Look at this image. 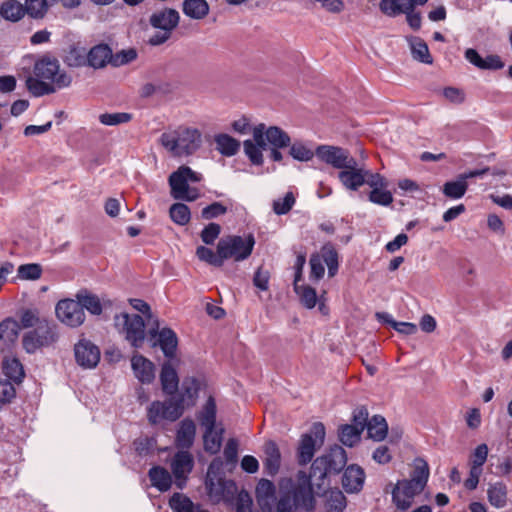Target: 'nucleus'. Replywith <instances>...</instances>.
Listing matches in <instances>:
<instances>
[{
    "mask_svg": "<svg viewBox=\"0 0 512 512\" xmlns=\"http://www.w3.org/2000/svg\"><path fill=\"white\" fill-rule=\"evenodd\" d=\"M430 471L427 462L417 458L410 479L397 481L392 489V502L398 510L407 511L427 485Z\"/></svg>",
    "mask_w": 512,
    "mask_h": 512,
    "instance_id": "nucleus-5",
    "label": "nucleus"
},
{
    "mask_svg": "<svg viewBox=\"0 0 512 512\" xmlns=\"http://www.w3.org/2000/svg\"><path fill=\"white\" fill-rule=\"evenodd\" d=\"M183 13L194 20L204 19L209 13V5L206 0H184Z\"/></svg>",
    "mask_w": 512,
    "mask_h": 512,
    "instance_id": "nucleus-29",
    "label": "nucleus"
},
{
    "mask_svg": "<svg viewBox=\"0 0 512 512\" xmlns=\"http://www.w3.org/2000/svg\"><path fill=\"white\" fill-rule=\"evenodd\" d=\"M196 256L200 261L214 267H222L224 265L221 254L218 252V246L216 247V252L206 246H198Z\"/></svg>",
    "mask_w": 512,
    "mask_h": 512,
    "instance_id": "nucleus-43",
    "label": "nucleus"
},
{
    "mask_svg": "<svg viewBox=\"0 0 512 512\" xmlns=\"http://www.w3.org/2000/svg\"><path fill=\"white\" fill-rule=\"evenodd\" d=\"M224 457L228 464H236L238 458V441L230 438L224 448Z\"/></svg>",
    "mask_w": 512,
    "mask_h": 512,
    "instance_id": "nucleus-63",
    "label": "nucleus"
},
{
    "mask_svg": "<svg viewBox=\"0 0 512 512\" xmlns=\"http://www.w3.org/2000/svg\"><path fill=\"white\" fill-rule=\"evenodd\" d=\"M25 14L33 19H43L47 12V0H25Z\"/></svg>",
    "mask_w": 512,
    "mask_h": 512,
    "instance_id": "nucleus-45",
    "label": "nucleus"
},
{
    "mask_svg": "<svg viewBox=\"0 0 512 512\" xmlns=\"http://www.w3.org/2000/svg\"><path fill=\"white\" fill-rule=\"evenodd\" d=\"M365 472L358 465L348 466L342 476V486L347 493H357L364 485Z\"/></svg>",
    "mask_w": 512,
    "mask_h": 512,
    "instance_id": "nucleus-22",
    "label": "nucleus"
},
{
    "mask_svg": "<svg viewBox=\"0 0 512 512\" xmlns=\"http://www.w3.org/2000/svg\"><path fill=\"white\" fill-rule=\"evenodd\" d=\"M0 15L7 21L18 22L25 15L24 4L17 0H5L0 6Z\"/></svg>",
    "mask_w": 512,
    "mask_h": 512,
    "instance_id": "nucleus-31",
    "label": "nucleus"
},
{
    "mask_svg": "<svg viewBox=\"0 0 512 512\" xmlns=\"http://www.w3.org/2000/svg\"><path fill=\"white\" fill-rule=\"evenodd\" d=\"M369 171L364 167L358 166L357 160L354 159L353 164H348L338 173L340 183L351 191H357L366 183Z\"/></svg>",
    "mask_w": 512,
    "mask_h": 512,
    "instance_id": "nucleus-17",
    "label": "nucleus"
},
{
    "mask_svg": "<svg viewBox=\"0 0 512 512\" xmlns=\"http://www.w3.org/2000/svg\"><path fill=\"white\" fill-rule=\"evenodd\" d=\"M221 478H225L223 472V461L221 460V458L217 457L213 459L210 465L208 466L205 481H212Z\"/></svg>",
    "mask_w": 512,
    "mask_h": 512,
    "instance_id": "nucleus-60",
    "label": "nucleus"
},
{
    "mask_svg": "<svg viewBox=\"0 0 512 512\" xmlns=\"http://www.w3.org/2000/svg\"><path fill=\"white\" fill-rule=\"evenodd\" d=\"M288 147L291 157L298 161L307 162L310 161L314 155H316L315 151H313L301 141H295L293 143L290 142V146Z\"/></svg>",
    "mask_w": 512,
    "mask_h": 512,
    "instance_id": "nucleus-44",
    "label": "nucleus"
},
{
    "mask_svg": "<svg viewBox=\"0 0 512 512\" xmlns=\"http://www.w3.org/2000/svg\"><path fill=\"white\" fill-rule=\"evenodd\" d=\"M206 490L208 496L214 503L221 501L230 502L234 499L237 493V486L233 480L225 478L205 481Z\"/></svg>",
    "mask_w": 512,
    "mask_h": 512,
    "instance_id": "nucleus-16",
    "label": "nucleus"
},
{
    "mask_svg": "<svg viewBox=\"0 0 512 512\" xmlns=\"http://www.w3.org/2000/svg\"><path fill=\"white\" fill-rule=\"evenodd\" d=\"M489 503L495 508H503L507 504V487L502 482L491 484L487 490Z\"/></svg>",
    "mask_w": 512,
    "mask_h": 512,
    "instance_id": "nucleus-36",
    "label": "nucleus"
},
{
    "mask_svg": "<svg viewBox=\"0 0 512 512\" xmlns=\"http://www.w3.org/2000/svg\"><path fill=\"white\" fill-rule=\"evenodd\" d=\"M325 434V426L321 422H316L309 433L301 436L297 448V461L300 465H306L312 460L316 449L323 445Z\"/></svg>",
    "mask_w": 512,
    "mask_h": 512,
    "instance_id": "nucleus-11",
    "label": "nucleus"
},
{
    "mask_svg": "<svg viewBox=\"0 0 512 512\" xmlns=\"http://www.w3.org/2000/svg\"><path fill=\"white\" fill-rule=\"evenodd\" d=\"M291 138L286 131L278 126H266L260 123L253 127V140L243 142L244 152L253 165L263 164L262 150L268 148H287Z\"/></svg>",
    "mask_w": 512,
    "mask_h": 512,
    "instance_id": "nucleus-4",
    "label": "nucleus"
},
{
    "mask_svg": "<svg viewBox=\"0 0 512 512\" xmlns=\"http://www.w3.org/2000/svg\"><path fill=\"white\" fill-rule=\"evenodd\" d=\"M379 8L386 16L395 17L407 12V10L412 7L410 0H381Z\"/></svg>",
    "mask_w": 512,
    "mask_h": 512,
    "instance_id": "nucleus-37",
    "label": "nucleus"
},
{
    "mask_svg": "<svg viewBox=\"0 0 512 512\" xmlns=\"http://www.w3.org/2000/svg\"><path fill=\"white\" fill-rule=\"evenodd\" d=\"M468 189V183L459 175L454 181H447L443 187V194L450 199L462 198Z\"/></svg>",
    "mask_w": 512,
    "mask_h": 512,
    "instance_id": "nucleus-39",
    "label": "nucleus"
},
{
    "mask_svg": "<svg viewBox=\"0 0 512 512\" xmlns=\"http://www.w3.org/2000/svg\"><path fill=\"white\" fill-rule=\"evenodd\" d=\"M55 313L60 322L75 328L85 321V313L77 300L62 299L55 307Z\"/></svg>",
    "mask_w": 512,
    "mask_h": 512,
    "instance_id": "nucleus-14",
    "label": "nucleus"
},
{
    "mask_svg": "<svg viewBox=\"0 0 512 512\" xmlns=\"http://www.w3.org/2000/svg\"><path fill=\"white\" fill-rule=\"evenodd\" d=\"M201 180L202 175L200 173L193 171L188 166H180L168 179L172 197L189 202L196 200L199 197V190L190 187L189 182L197 183Z\"/></svg>",
    "mask_w": 512,
    "mask_h": 512,
    "instance_id": "nucleus-7",
    "label": "nucleus"
},
{
    "mask_svg": "<svg viewBox=\"0 0 512 512\" xmlns=\"http://www.w3.org/2000/svg\"><path fill=\"white\" fill-rule=\"evenodd\" d=\"M171 220L181 226L186 225L191 218L189 207L183 203H175L169 209Z\"/></svg>",
    "mask_w": 512,
    "mask_h": 512,
    "instance_id": "nucleus-47",
    "label": "nucleus"
},
{
    "mask_svg": "<svg viewBox=\"0 0 512 512\" xmlns=\"http://www.w3.org/2000/svg\"><path fill=\"white\" fill-rule=\"evenodd\" d=\"M326 506L328 512H342L346 507V497L340 490H332Z\"/></svg>",
    "mask_w": 512,
    "mask_h": 512,
    "instance_id": "nucleus-52",
    "label": "nucleus"
},
{
    "mask_svg": "<svg viewBox=\"0 0 512 512\" xmlns=\"http://www.w3.org/2000/svg\"><path fill=\"white\" fill-rule=\"evenodd\" d=\"M162 390L166 395L173 396L179 387V378L173 366L166 362L162 365L160 372Z\"/></svg>",
    "mask_w": 512,
    "mask_h": 512,
    "instance_id": "nucleus-26",
    "label": "nucleus"
},
{
    "mask_svg": "<svg viewBox=\"0 0 512 512\" xmlns=\"http://www.w3.org/2000/svg\"><path fill=\"white\" fill-rule=\"evenodd\" d=\"M180 20L179 12L172 8H164L155 11L149 17V24L156 31L152 34L148 43L152 46H159L167 42L173 30L178 26Z\"/></svg>",
    "mask_w": 512,
    "mask_h": 512,
    "instance_id": "nucleus-8",
    "label": "nucleus"
},
{
    "mask_svg": "<svg viewBox=\"0 0 512 512\" xmlns=\"http://www.w3.org/2000/svg\"><path fill=\"white\" fill-rule=\"evenodd\" d=\"M254 245L255 238L252 234L246 237L229 235L218 241V252L221 254L223 263L229 259L241 262L250 257Z\"/></svg>",
    "mask_w": 512,
    "mask_h": 512,
    "instance_id": "nucleus-9",
    "label": "nucleus"
},
{
    "mask_svg": "<svg viewBox=\"0 0 512 512\" xmlns=\"http://www.w3.org/2000/svg\"><path fill=\"white\" fill-rule=\"evenodd\" d=\"M214 141L217 150L223 156H234L240 149V142L228 134H218L215 136Z\"/></svg>",
    "mask_w": 512,
    "mask_h": 512,
    "instance_id": "nucleus-34",
    "label": "nucleus"
},
{
    "mask_svg": "<svg viewBox=\"0 0 512 512\" xmlns=\"http://www.w3.org/2000/svg\"><path fill=\"white\" fill-rule=\"evenodd\" d=\"M294 290L299 295L301 304L307 308L312 309L317 304V294L314 288L310 286H300L294 283Z\"/></svg>",
    "mask_w": 512,
    "mask_h": 512,
    "instance_id": "nucleus-48",
    "label": "nucleus"
},
{
    "mask_svg": "<svg viewBox=\"0 0 512 512\" xmlns=\"http://www.w3.org/2000/svg\"><path fill=\"white\" fill-rule=\"evenodd\" d=\"M4 374L15 383H21L25 377L23 365L17 358L5 359L3 361Z\"/></svg>",
    "mask_w": 512,
    "mask_h": 512,
    "instance_id": "nucleus-41",
    "label": "nucleus"
},
{
    "mask_svg": "<svg viewBox=\"0 0 512 512\" xmlns=\"http://www.w3.org/2000/svg\"><path fill=\"white\" fill-rule=\"evenodd\" d=\"M346 463L344 448L339 445L331 447L313 461L309 474L305 471L297 473V482L292 489L280 493L275 512H314L316 502L313 487L318 495L324 494L330 487L329 476L340 473Z\"/></svg>",
    "mask_w": 512,
    "mask_h": 512,
    "instance_id": "nucleus-1",
    "label": "nucleus"
},
{
    "mask_svg": "<svg viewBox=\"0 0 512 512\" xmlns=\"http://www.w3.org/2000/svg\"><path fill=\"white\" fill-rule=\"evenodd\" d=\"M362 432L351 424H344L338 429V438L343 445L353 447L360 441Z\"/></svg>",
    "mask_w": 512,
    "mask_h": 512,
    "instance_id": "nucleus-38",
    "label": "nucleus"
},
{
    "mask_svg": "<svg viewBox=\"0 0 512 512\" xmlns=\"http://www.w3.org/2000/svg\"><path fill=\"white\" fill-rule=\"evenodd\" d=\"M216 413L217 409L215 400L210 396L197 416L200 426L204 430H213L216 428Z\"/></svg>",
    "mask_w": 512,
    "mask_h": 512,
    "instance_id": "nucleus-28",
    "label": "nucleus"
},
{
    "mask_svg": "<svg viewBox=\"0 0 512 512\" xmlns=\"http://www.w3.org/2000/svg\"><path fill=\"white\" fill-rule=\"evenodd\" d=\"M315 154L319 160L340 171L348 164H353L355 159L347 149L333 145H319Z\"/></svg>",
    "mask_w": 512,
    "mask_h": 512,
    "instance_id": "nucleus-13",
    "label": "nucleus"
},
{
    "mask_svg": "<svg viewBox=\"0 0 512 512\" xmlns=\"http://www.w3.org/2000/svg\"><path fill=\"white\" fill-rule=\"evenodd\" d=\"M42 319L38 315L37 310L26 309L20 315V322L23 328L36 327Z\"/></svg>",
    "mask_w": 512,
    "mask_h": 512,
    "instance_id": "nucleus-61",
    "label": "nucleus"
},
{
    "mask_svg": "<svg viewBox=\"0 0 512 512\" xmlns=\"http://www.w3.org/2000/svg\"><path fill=\"white\" fill-rule=\"evenodd\" d=\"M196 434V426L193 420L186 418L181 421L176 435L178 448L188 449L193 445Z\"/></svg>",
    "mask_w": 512,
    "mask_h": 512,
    "instance_id": "nucleus-27",
    "label": "nucleus"
},
{
    "mask_svg": "<svg viewBox=\"0 0 512 512\" xmlns=\"http://www.w3.org/2000/svg\"><path fill=\"white\" fill-rule=\"evenodd\" d=\"M413 58L425 63L431 64L433 62L427 44L421 39H415L411 44Z\"/></svg>",
    "mask_w": 512,
    "mask_h": 512,
    "instance_id": "nucleus-49",
    "label": "nucleus"
},
{
    "mask_svg": "<svg viewBox=\"0 0 512 512\" xmlns=\"http://www.w3.org/2000/svg\"><path fill=\"white\" fill-rule=\"evenodd\" d=\"M16 395L13 384L7 380L0 381V406L9 403Z\"/></svg>",
    "mask_w": 512,
    "mask_h": 512,
    "instance_id": "nucleus-64",
    "label": "nucleus"
},
{
    "mask_svg": "<svg viewBox=\"0 0 512 512\" xmlns=\"http://www.w3.org/2000/svg\"><path fill=\"white\" fill-rule=\"evenodd\" d=\"M153 487L161 492L168 491L172 485V477L168 470L161 466L152 467L148 473Z\"/></svg>",
    "mask_w": 512,
    "mask_h": 512,
    "instance_id": "nucleus-30",
    "label": "nucleus"
},
{
    "mask_svg": "<svg viewBox=\"0 0 512 512\" xmlns=\"http://www.w3.org/2000/svg\"><path fill=\"white\" fill-rule=\"evenodd\" d=\"M33 330L44 346H49L58 339L56 325L47 319L43 318Z\"/></svg>",
    "mask_w": 512,
    "mask_h": 512,
    "instance_id": "nucleus-32",
    "label": "nucleus"
},
{
    "mask_svg": "<svg viewBox=\"0 0 512 512\" xmlns=\"http://www.w3.org/2000/svg\"><path fill=\"white\" fill-rule=\"evenodd\" d=\"M369 200L377 205L388 206L393 202V196L386 188L372 189Z\"/></svg>",
    "mask_w": 512,
    "mask_h": 512,
    "instance_id": "nucleus-54",
    "label": "nucleus"
},
{
    "mask_svg": "<svg viewBox=\"0 0 512 512\" xmlns=\"http://www.w3.org/2000/svg\"><path fill=\"white\" fill-rule=\"evenodd\" d=\"M137 58V52L133 48L121 50L116 54L112 53V65L119 67L134 61Z\"/></svg>",
    "mask_w": 512,
    "mask_h": 512,
    "instance_id": "nucleus-58",
    "label": "nucleus"
},
{
    "mask_svg": "<svg viewBox=\"0 0 512 512\" xmlns=\"http://www.w3.org/2000/svg\"><path fill=\"white\" fill-rule=\"evenodd\" d=\"M169 506L174 512H193L197 505L186 495L174 493L169 500Z\"/></svg>",
    "mask_w": 512,
    "mask_h": 512,
    "instance_id": "nucleus-46",
    "label": "nucleus"
},
{
    "mask_svg": "<svg viewBox=\"0 0 512 512\" xmlns=\"http://www.w3.org/2000/svg\"><path fill=\"white\" fill-rule=\"evenodd\" d=\"M295 204V197L292 192H287L282 199L274 200L273 211L277 215L287 214Z\"/></svg>",
    "mask_w": 512,
    "mask_h": 512,
    "instance_id": "nucleus-53",
    "label": "nucleus"
},
{
    "mask_svg": "<svg viewBox=\"0 0 512 512\" xmlns=\"http://www.w3.org/2000/svg\"><path fill=\"white\" fill-rule=\"evenodd\" d=\"M227 212V207L220 202H213L212 204L204 207L201 210V218L204 220H211L224 215Z\"/></svg>",
    "mask_w": 512,
    "mask_h": 512,
    "instance_id": "nucleus-57",
    "label": "nucleus"
},
{
    "mask_svg": "<svg viewBox=\"0 0 512 512\" xmlns=\"http://www.w3.org/2000/svg\"><path fill=\"white\" fill-rule=\"evenodd\" d=\"M388 424L381 415H374L367 424L369 438L375 441H382L387 436Z\"/></svg>",
    "mask_w": 512,
    "mask_h": 512,
    "instance_id": "nucleus-33",
    "label": "nucleus"
},
{
    "mask_svg": "<svg viewBox=\"0 0 512 512\" xmlns=\"http://www.w3.org/2000/svg\"><path fill=\"white\" fill-rule=\"evenodd\" d=\"M264 468L268 475L274 476L278 473L281 465V453L274 441H267L264 445Z\"/></svg>",
    "mask_w": 512,
    "mask_h": 512,
    "instance_id": "nucleus-25",
    "label": "nucleus"
},
{
    "mask_svg": "<svg viewBox=\"0 0 512 512\" xmlns=\"http://www.w3.org/2000/svg\"><path fill=\"white\" fill-rule=\"evenodd\" d=\"M112 64V49L107 44H98L87 50L86 66L93 69H102Z\"/></svg>",
    "mask_w": 512,
    "mask_h": 512,
    "instance_id": "nucleus-21",
    "label": "nucleus"
},
{
    "mask_svg": "<svg viewBox=\"0 0 512 512\" xmlns=\"http://www.w3.org/2000/svg\"><path fill=\"white\" fill-rule=\"evenodd\" d=\"M159 143L173 157H188L201 147L202 133L197 128L180 125L163 132Z\"/></svg>",
    "mask_w": 512,
    "mask_h": 512,
    "instance_id": "nucleus-6",
    "label": "nucleus"
},
{
    "mask_svg": "<svg viewBox=\"0 0 512 512\" xmlns=\"http://www.w3.org/2000/svg\"><path fill=\"white\" fill-rule=\"evenodd\" d=\"M72 83V77L61 70L58 59L43 56L33 67V75L27 77L28 91L35 97H41L56 92L57 89L67 88Z\"/></svg>",
    "mask_w": 512,
    "mask_h": 512,
    "instance_id": "nucleus-2",
    "label": "nucleus"
},
{
    "mask_svg": "<svg viewBox=\"0 0 512 512\" xmlns=\"http://www.w3.org/2000/svg\"><path fill=\"white\" fill-rule=\"evenodd\" d=\"M131 366L135 377L143 384L151 383L155 378L154 364L140 354H134L131 358Z\"/></svg>",
    "mask_w": 512,
    "mask_h": 512,
    "instance_id": "nucleus-19",
    "label": "nucleus"
},
{
    "mask_svg": "<svg viewBox=\"0 0 512 512\" xmlns=\"http://www.w3.org/2000/svg\"><path fill=\"white\" fill-rule=\"evenodd\" d=\"M256 500L262 511L271 512L276 499V487L268 479H261L256 486Z\"/></svg>",
    "mask_w": 512,
    "mask_h": 512,
    "instance_id": "nucleus-20",
    "label": "nucleus"
},
{
    "mask_svg": "<svg viewBox=\"0 0 512 512\" xmlns=\"http://www.w3.org/2000/svg\"><path fill=\"white\" fill-rule=\"evenodd\" d=\"M323 263L327 265L328 275L333 277L338 271V253L332 245H324L320 254Z\"/></svg>",
    "mask_w": 512,
    "mask_h": 512,
    "instance_id": "nucleus-42",
    "label": "nucleus"
},
{
    "mask_svg": "<svg viewBox=\"0 0 512 512\" xmlns=\"http://www.w3.org/2000/svg\"><path fill=\"white\" fill-rule=\"evenodd\" d=\"M223 433L224 429H216L213 430H204L203 434V442H204V449L206 452L210 454H216L220 451L222 446V440H223Z\"/></svg>",
    "mask_w": 512,
    "mask_h": 512,
    "instance_id": "nucleus-35",
    "label": "nucleus"
},
{
    "mask_svg": "<svg viewBox=\"0 0 512 512\" xmlns=\"http://www.w3.org/2000/svg\"><path fill=\"white\" fill-rule=\"evenodd\" d=\"M488 456V446L486 444H480L478 445L473 454H472V460H471V466L472 468L476 469H482V466L485 464Z\"/></svg>",
    "mask_w": 512,
    "mask_h": 512,
    "instance_id": "nucleus-59",
    "label": "nucleus"
},
{
    "mask_svg": "<svg viewBox=\"0 0 512 512\" xmlns=\"http://www.w3.org/2000/svg\"><path fill=\"white\" fill-rule=\"evenodd\" d=\"M131 120L132 114L127 112L103 113L99 116L100 123L106 126H116Z\"/></svg>",
    "mask_w": 512,
    "mask_h": 512,
    "instance_id": "nucleus-50",
    "label": "nucleus"
},
{
    "mask_svg": "<svg viewBox=\"0 0 512 512\" xmlns=\"http://www.w3.org/2000/svg\"><path fill=\"white\" fill-rule=\"evenodd\" d=\"M194 466L193 456L188 451H178L171 462V470L175 477L177 488L183 489L186 485L188 474Z\"/></svg>",
    "mask_w": 512,
    "mask_h": 512,
    "instance_id": "nucleus-18",
    "label": "nucleus"
},
{
    "mask_svg": "<svg viewBox=\"0 0 512 512\" xmlns=\"http://www.w3.org/2000/svg\"><path fill=\"white\" fill-rule=\"evenodd\" d=\"M221 233V226L217 223L211 222L201 231V240L206 245H212Z\"/></svg>",
    "mask_w": 512,
    "mask_h": 512,
    "instance_id": "nucleus-56",
    "label": "nucleus"
},
{
    "mask_svg": "<svg viewBox=\"0 0 512 512\" xmlns=\"http://www.w3.org/2000/svg\"><path fill=\"white\" fill-rule=\"evenodd\" d=\"M22 346L23 349L29 354H33L39 348L44 347L42 342L37 337V334H35L34 330H31L23 335Z\"/></svg>",
    "mask_w": 512,
    "mask_h": 512,
    "instance_id": "nucleus-55",
    "label": "nucleus"
},
{
    "mask_svg": "<svg viewBox=\"0 0 512 512\" xmlns=\"http://www.w3.org/2000/svg\"><path fill=\"white\" fill-rule=\"evenodd\" d=\"M149 341L152 347L159 346L167 358L175 356L178 338L176 333L170 328H163L159 330V322L153 319V323L148 330Z\"/></svg>",
    "mask_w": 512,
    "mask_h": 512,
    "instance_id": "nucleus-12",
    "label": "nucleus"
},
{
    "mask_svg": "<svg viewBox=\"0 0 512 512\" xmlns=\"http://www.w3.org/2000/svg\"><path fill=\"white\" fill-rule=\"evenodd\" d=\"M309 263L311 267V277L316 280L321 279L324 276L325 268L320 254H313Z\"/></svg>",
    "mask_w": 512,
    "mask_h": 512,
    "instance_id": "nucleus-62",
    "label": "nucleus"
},
{
    "mask_svg": "<svg viewBox=\"0 0 512 512\" xmlns=\"http://www.w3.org/2000/svg\"><path fill=\"white\" fill-rule=\"evenodd\" d=\"M199 390L200 382L195 377L184 378L181 392L177 397L151 403L148 408V420L152 424H158L163 420L176 421L182 416L185 407L195 405Z\"/></svg>",
    "mask_w": 512,
    "mask_h": 512,
    "instance_id": "nucleus-3",
    "label": "nucleus"
},
{
    "mask_svg": "<svg viewBox=\"0 0 512 512\" xmlns=\"http://www.w3.org/2000/svg\"><path fill=\"white\" fill-rule=\"evenodd\" d=\"M19 332V323L11 317L5 318L0 322V346L10 348L16 343Z\"/></svg>",
    "mask_w": 512,
    "mask_h": 512,
    "instance_id": "nucleus-24",
    "label": "nucleus"
},
{
    "mask_svg": "<svg viewBox=\"0 0 512 512\" xmlns=\"http://www.w3.org/2000/svg\"><path fill=\"white\" fill-rule=\"evenodd\" d=\"M17 275L22 280H37L42 275V267L37 263L23 264L18 267Z\"/></svg>",
    "mask_w": 512,
    "mask_h": 512,
    "instance_id": "nucleus-51",
    "label": "nucleus"
},
{
    "mask_svg": "<svg viewBox=\"0 0 512 512\" xmlns=\"http://www.w3.org/2000/svg\"><path fill=\"white\" fill-rule=\"evenodd\" d=\"M115 325L121 327L125 339L134 348H141L145 341V322L138 314L121 313L115 316Z\"/></svg>",
    "mask_w": 512,
    "mask_h": 512,
    "instance_id": "nucleus-10",
    "label": "nucleus"
},
{
    "mask_svg": "<svg viewBox=\"0 0 512 512\" xmlns=\"http://www.w3.org/2000/svg\"><path fill=\"white\" fill-rule=\"evenodd\" d=\"M100 355L99 347L86 338H81L74 345L76 363L83 369L95 368L100 361Z\"/></svg>",
    "mask_w": 512,
    "mask_h": 512,
    "instance_id": "nucleus-15",
    "label": "nucleus"
},
{
    "mask_svg": "<svg viewBox=\"0 0 512 512\" xmlns=\"http://www.w3.org/2000/svg\"><path fill=\"white\" fill-rule=\"evenodd\" d=\"M76 297L83 310L86 309L93 315L102 313V304L98 296L84 291L77 293Z\"/></svg>",
    "mask_w": 512,
    "mask_h": 512,
    "instance_id": "nucleus-40",
    "label": "nucleus"
},
{
    "mask_svg": "<svg viewBox=\"0 0 512 512\" xmlns=\"http://www.w3.org/2000/svg\"><path fill=\"white\" fill-rule=\"evenodd\" d=\"M62 60L72 69L86 67L87 49L80 43H72L63 50Z\"/></svg>",
    "mask_w": 512,
    "mask_h": 512,
    "instance_id": "nucleus-23",
    "label": "nucleus"
}]
</instances>
